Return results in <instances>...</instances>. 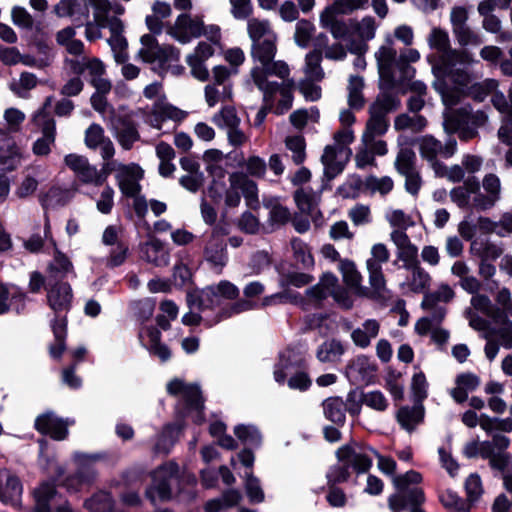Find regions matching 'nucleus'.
<instances>
[{
  "mask_svg": "<svg viewBox=\"0 0 512 512\" xmlns=\"http://www.w3.org/2000/svg\"><path fill=\"white\" fill-rule=\"evenodd\" d=\"M427 42L435 50L428 56L435 77L433 87L441 95L444 105H455L470 80V74L456 66L471 65L475 61L473 55L466 50L452 49L448 32L439 27L432 28Z\"/></svg>",
  "mask_w": 512,
  "mask_h": 512,
  "instance_id": "1",
  "label": "nucleus"
},
{
  "mask_svg": "<svg viewBox=\"0 0 512 512\" xmlns=\"http://www.w3.org/2000/svg\"><path fill=\"white\" fill-rule=\"evenodd\" d=\"M277 52V37L260 41L251 45V57L255 66L250 75L258 88H265L264 78L276 76L285 79L290 74L289 66L282 60L274 61Z\"/></svg>",
  "mask_w": 512,
  "mask_h": 512,
  "instance_id": "2",
  "label": "nucleus"
},
{
  "mask_svg": "<svg viewBox=\"0 0 512 512\" xmlns=\"http://www.w3.org/2000/svg\"><path fill=\"white\" fill-rule=\"evenodd\" d=\"M225 193V204L228 207H237L244 196L247 206L254 208L258 204L257 184L246 174L235 172L229 176V187L214 179L209 187V196L219 202Z\"/></svg>",
  "mask_w": 512,
  "mask_h": 512,
  "instance_id": "3",
  "label": "nucleus"
},
{
  "mask_svg": "<svg viewBox=\"0 0 512 512\" xmlns=\"http://www.w3.org/2000/svg\"><path fill=\"white\" fill-rule=\"evenodd\" d=\"M239 295L238 287L228 280H221L203 288L197 295H189L188 303L200 311L218 312L221 308L233 305L223 304L224 301L234 300Z\"/></svg>",
  "mask_w": 512,
  "mask_h": 512,
  "instance_id": "4",
  "label": "nucleus"
},
{
  "mask_svg": "<svg viewBox=\"0 0 512 512\" xmlns=\"http://www.w3.org/2000/svg\"><path fill=\"white\" fill-rule=\"evenodd\" d=\"M422 481L420 473L410 470L403 475L394 476L393 483L398 493L389 497V507L393 512H400L408 505H419L424 502L425 497L421 488L410 487Z\"/></svg>",
  "mask_w": 512,
  "mask_h": 512,
  "instance_id": "5",
  "label": "nucleus"
},
{
  "mask_svg": "<svg viewBox=\"0 0 512 512\" xmlns=\"http://www.w3.org/2000/svg\"><path fill=\"white\" fill-rule=\"evenodd\" d=\"M53 98L48 96L43 105L33 113L31 123L40 130L42 136L36 139L32 145V152L36 156H47L56 140V123L48 113Z\"/></svg>",
  "mask_w": 512,
  "mask_h": 512,
  "instance_id": "6",
  "label": "nucleus"
},
{
  "mask_svg": "<svg viewBox=\"0 0 512 512\" xmlns=\"http://www.w3.org/2000/svg\"><path fill=\"white\" fill-rule=\"evenodd\" d=\"M63 161L65 166L83 185L98 187L102 186L107 180L106 162H103L101 169H98L86 156L78 153L66 154Z\"/></svg>",
  "mask_w": 512,
  "mask_h": 512,
  "instance_id": "7",
  "label": "nucleus"
},
{
  "mask_svg": "<svg viewBox=\"0 0 512 512\" xmlns=\"http://www.w3.org/2000/svg\"><path fill=\"white\" fill-rule=\"evenodd\" d=\"M189 306L191 310L183 315L182 323L187 326L204 323L207 327H212L225 319L254 308V304L251 301L244 299L234 302L233 305L221 308L216 313L200 311L196 307H192L190 303Z\"/></svg>",
  "mask_w": 512,
  "mask_h": 512,
  "instance_id": "8",
  "label": "nucleus"
},
{
  "mask_svg": "<svg viewBox=\"0 0 512 512\" xmlns=\"http://www.w3.org/2000/svg\"><path fill=\"white\" fill-rule=\"evenodd\" d=\"M107 177L114 173L118 187L123 195L136 197L140 194V180L144 176L143 169L135 163L123 164L119 161L106 162Z\"/></svg>",
  "mask_w": 512,
  "mask_h": 512,
  "instance_id": "9",
  "label": "nucleus"
},
{
  "mask_svg": "<svg viewBox=\"0 0 512 512\" xmlns=\"http://www.w3.org/2000/svg\"><path fill=\"white\" fill-rule=\"evenodd\" d=\"M373 454H376V450L372 447L350 442L337 450L336 457L340 463L347 464L357 473H365L372 466Z\"/></svg>",
  "mask_w": 512,
  "mask_h": 512,
  "instance_id": "10",
  "label": "nucleus"
},
{
  "mask_svg": "<svg viewBox=\"0 0 512 512\" xmlns=\"http://www.w3.org/2000/svg\"><path fill=\"white\" fill-rule=\"evenodd\" d=\"M178 466L169 462L158 469L152 474V485L147 489L146 496L152 502L164 501L171 496V485L177 479Z\"/></svg>",
  "mask_w": 512,
  "mask_h": 512,
  "instance_id": "11",
  "label": "nucleus"
},
{
  "mask_svg": "<svg viewBox=\"0 0 512 512\" xmlns=\"http://www.w3.org/2000/svg\"><path fill=\"white\" fill-rule=\"evenodd\" d=\"M103 5L102 17L106 21H110L115 18L116 15H122L125 12V8L117 3H111L110 0H88V5L92 8L93 21H88L85 25V37L88 41H94L102 38V29L107 28V25H103L102 21L97 18V14L100 13L98 5Z\"/></svg>",
  "mask_w": 512,
  "mask_h": 512,
  "instance_id": "12",
  "label": "nucleus"
},
{
  "mask_svg": "<svg viewBox=\"0 0 512 512\" xmlns=\"http://www.w3.org/2000/svg\"><path fill=\"white\" fill-rule=\"evenodd\" d=\"M167 392L172 396L180 397L189 411H195L194 421L198 424L202 423L203 399L197 385L187 384L182 379L175 378L168 382Z\"/></svg>",
  "mask_w": 512,
  "mask_h": 512,
  "instance_id": "13",
  "label": "nucleus"
},
{
  "mask_svg": "<svg viewBox=\"0 0 512 512\" xmlns=\"http://www.w3.org/2000/svg\"><path fill=\"white\" fill-rule=\"evenodd\" d=\"M203 17L182 13L177 16L174 23L167 28V34L181 44H187L194 38L201 36Z\"/></svg>",
  "mask_w": 512,
  "mask_h": 512,
  "instance_id": "14",
  "label": "nucleus"
},
{
  "mask_svg": "<svg viewBox=\"0 0 512 512\" xmlns=\"http://www.w3.org/2000/svg\"><path fill=\"white\" fill-rule=\"evenodd\" d=\"M416 143L421 157L430 163L433 170H435V164H441V162L437 160L438 156L450 158L457 149L456 140L449 139L443 145L431 135L418 138Z\"/></svg>",
  "mask_w": 512,
  "mask_h": 512,
  "instance_id": "15",
  "label": "nucleus"
},
{
  "mask_svg": "<svg viewBox=\"0 0 512 512\" xmlns=\"http://www.w3.org/2000/svg\"><path fill=\"white\" fill-rule=\"evenodd\" d=\"M283 82L280 84L278 82L269 81L268 77L264 78L265 88H258L263 92L264 102L267 105H272L274 101V96L276 94L280 95V99L275 108L276 114H283L287 110H289L292 106L293 96H292V88L294 86V82L291 79L286 77L282 79Z\"/></svg>",
  "mask_w": 512,
  "mask_h": 512,
  "instance_id": "16",
  "label": "nucleus"
},
{
  "mask_svg": "<svg viewBox=\"0 0 512 512\" xmlns=\"http://www.w3.org/2000/svg\"><path fill=\"white\" fill-rule=\"evenodd\" d=\"M403 267L408 271V274L400 282V288L406 293H424L425 295L432 282L429 272L420 265L417 258L414 261L403 263Z\"/></svg>",
  "mask_w": 512,
  "mask_h": 512,
  "instance_id": "17",
  "label": "nucleus"
},
{
  "mask_svg": "<svg viewBox=\"0 0 512 512\" xmlns=\"http://www.w3.org/2000/svg\"><path fill=\"white\" fill-rule=\"evenodd\" d=\"M75 459L78 464V470L75 475L67 477L61 482L68 491L77 492L83 487L89 486L96 478V471L93 463L96 460L95 456H88L85 454L77 453Z\"/></svg>",
  "mask_w": 512,
  "mask_h": 512,
  "instance_id": "18",
  "label": "nucleus"
},
{
  "mask_svg": "<svg viewBox=\"0 0 512 512\" xmlns=\"http://www.w3.org/2000/svg\"><path fill=\"white\" fill-rule=\"evenodd\" d=\"M98 7L100 8L101 14L98 13L96 17L102 21L103 25H107V28L111 33V36L107 41L112 49L114 59L117 63H124L128 60V43L123 35L124 23L117 16L111 19L109 22L104 20V18L102 17L103 5L100 4L98 5Z\"/></svg>",
  "mask_w": 512,
  "mask_h": 512,
  "instance_id": "19",
  "label": "nucleus"
},
{
  "mask_svg": "<svg viewBox=\"0 0 512 512\" xmlns=\"http://www.w3.org/2000/svg\"><path fill=\"white\" fill-rule=\"evenodd\" d=\"M351 155L352 151L349 147L327 145L321 157L325 175L332 179L340 174Z\"/></svg>",
  "mask_w": 512,
  "mask_h": 512,
  "instance_id": "20",
  "label": "nucleus"
},
{
  "mask_svg": "<svg viewBox=\"0 0 512 512\" xmlns=\"http://www.w3.org/2000/svg\"><path fill=\"white\" fill-rule=\"evenodd\" d=\"M141 48L138 56L147 63H164L170 60L175 53L171 46H160L155 37L151 34H145L140 39Z\"/></svg>",
  "mask_w": 512,
  "mask_h": 512,
  "instance_id": "21",
  "label": "nucleus"
},
{
  "mask_svg": "<svg viewBox=\"0 0 512 512\" xmlns=\"http://www.w3.org/2000/svg\"><path fill=\"white\" fill-rule=\"evenodd\" d=\"M73 292L69 283L55 282L47 288L49 307L57 314L67 313L72 305Z\"/></svg>",
  "mask_w": 512,
  "mask_h": 512,
  "instance_id": "22",
  "label": "nucleus"
},
{
  "mask_svg": "<svg viewBox=\"0 0 512 512\" xmlns=\"http://www.w3.org/2000/svg\"><path fill=\"white\" fill-rule=\"evenodd\" d=\"M23 486L20 479L11 471L0 470V500L13 507L21 502Z\"/></svg>",
  "mask_w": 512,
  "mask_h": 512,
  "instance_id": "23",
  "label": "nucleus"
},
{
  "mask_svg": "<svg viewBox=\"0 0 512 512\" xmlns=\"http://www.w3.org/2000/svg\"><path fill=\"white\" fill-rule=\"evenodd\" d=\"M23 153L12 136L0 130V168L13 171L20 166Z\"/></svg>",
  "mask_w": 512,
  "mask_h": 512,
  "instance_id": "24",
  "label": "nucleus"
},
{
  "mask_svg": "<svg viewBox=\"0 0 512 512\" xmlns=\"http://www.w3.org/2000/svg\"><path fill=\"white\" fill-rule=\"evenodd\" d=\"M36 500L37 512H73L72 508L67 502L55 507L57 493L55 485L45 482L41 484L34 492Z\"/></svg>",
  "mask_w": 512,
  "mask_h": 512,
  "instance_id": "25",
  "label": "nucleus"
},
{
  "mask_svg": "<svg viewBox=\"0 0 512 512\" xmlns=\"http://www.w3.org/2000/svg\"><path fill=\"white\" fill-rule=\"evenodd\" d=\"M68 422L56 417L54 413L47 412L35 420V428L42 434L49 435L55 440H63L68 434Z\"/></svg>",
  "mask_w": 512,
  "mask_h": 512,
  "instance_id": "26",
  "label": "nucleus"
},
{
  "mask_svg": "<svg viewBox=\"0 0 512 512\" xmlns=\"http://www.w3.org/2000/svg\"><path fill=\"white\" fill-rule=\"evenodd\" d=\"M483 187L488 195L477 194L473 199V203L477 208L486 210L494 206L500 198V179L495 174H488L484 177Z\"/></svg>",
  "mask_w": 512,
  "mask_h": 512,
  "instance_id": "27",
  "label": "nucleus"
},
{
  "mask_svg": "<svg viewBox=\"0 0 512 512\" xmlns=\"http://www.w3.org/2000/svg\"><path fill=\"white\" fill-rule=\"evenodd\" d=\"M205 257L212 268L220 274L227 264L228 256L224 241L218 235L212 234L208 240L205 247Z\"/></svg>",
  "mask_w": 512,
  "mask_h": 512,
  "instance_id": "28",
  "label": "nucleus"
},
{
  "mask_svg": "<svg viewBox=\"0 0 512 512\" xmlns=\"http://www.w3.org/2000/svg\"><path fill=\"white\" fill-rule=\"evenodd\" d=\"M26 295L14 285L0 284V315L9 309L21 313L25 308Z\"/></svg>",
  "mask_w": 512,
  "mask_h": 512,
  "instance_id": "29",
  "label": "nucleus"
},
{
  "mask_svg": "<svg viewBox=\"0 0 512 512\" xmlns=\"http://www.w3.org/2000/svg\"><path fill=\"white\" fill-rule=\"evenodd\" d=\"M446 106L445 112H444V122L443 126L447 133H454L456 131H459V137L462 140L468 141L474 137L477 136L478 132L477 129L473 126H467L463 127L464 124H466L464 118H460L456 115V112L452 110L451 106Z\"/></svg>",
  "mask_w": 512,
  "mask_h": 512,
  "instance_id": "30",
  "label": "nucleus"
},
{
  "mask_svg": "<svg viewBox=\"0 0 512 512\" xmlns=\"http://www.w3.org/2000/svg\"><path fill=\"white\" fill-rule=\"evenodd\" d=\"M390 240L395 245L398 260L405 262L414 261L418 256V248L414 245L405 230L395 229L390 233Z\"/></svg>",
  "mask_w": 512,
  "mask_h": 512,
  "instance_id": "31",
  "label": "nucleus"
},
{
  "mask_svg": "<svg viewBox=\"0 0 512 512\" xmlns=\"http://www.w3.org/2000/svg\"><path fill=\"white\" fill-rule=\"evenodd\" d=\"M161 333L155 327L145 328L140 333L142 344L149 350L152 355L157 356L161 361H167L171 357L169 348L160 342Z\"/></svg>",
  "mask_w": 512,
  "mask_h": 512,
  "instance_id": "32",
  "label": "nucleus"
},
{
  "mask_svg": "<svg viewBox=\"0 0 512 512\" xmlns=\"http://www.w3.org/2000/svg\"><path fill=\"white\" fill-rule=\"evenodd\" d=\"M480 382L479 376L472 372L461 373L456 377V386L450 390V395L457 403H463L467 400L468 394L479 387Z\"/></svg>",
  "mask_w": 512,
  "mask_h": 512,
  "instance_id": "33",
  "label": "nucleus"
},
{
  "mask_svg": "<svg viewBox=\"0 0 512 512\" xmlns=\"http://www.w3.org/2000/svg\"><path fill=\"white\" fill-rule=\"evenodd\" d=\"M141 257L155 265V266H166L169 264V254L164 249L161 242L155 238L140 245Z\"/></svg>",
  "mask_w": 512,
  "mask_h": 512,
  "instance_id": "34",
  "label": "nucleus"
},
{
  "mask_svg": "<svg viewBox=\"0 0 512 512\" xmlns=\"http://www.w3.org/2000/svg\"><path fill=\"white\" fill-rule=\"evenodd\" d=\"M380 331V323L375 319H367L361 326L351 332L353 343L360 348H367Z\"/></svg>",
  "mask_w": 512,
  "mask_h": 512,
  "instance_id": "35",
  "label": "nucleus"
},
{
  "mask_svg": "<svg viewBox=\"0 0 512 512\" xmlns=\"http://www.w3.org/2000/svg\"><path fill=\"white\" fill-rule=\"evenodd\" d=\"M424 414L423 405L416 402L413 407H401L396 414V418L400 426L411 433L423 421Z\"/></svg>",
  "mask_w": 512,
  "mask_h": 512,
  "instance_id": "36",
  "label": "nucleus"
},
{
  "mask_svg": "<svg viewBox=\"0 0 512 512\" xmlns=\"http://www.w3.org/2000/svg\"><path fill=\"white\" fill-rule=\"evenodd\" d=\"M340 271L347 286L353 289L360 296H370V290L361 285L362 276L357 270L354 262L342 260L340 262Z\"/></svg>",
  "mask_w": 512,
  "mask_h": 512,
  "instance_id": "37",
  "label": "nucleus"
},
{
  "mask_svg": "<svg viewBox=\"0 0 512 512\" xmlns=\"http://www.w3.org/2000/svg\"><path fill=\"white\" fill-rule=\"evenodd\" d=\"M341 15L328 6L321 12L319 17L320 26L330 31L335 39H342L348 33V27L342 20H338L337 16Z\"/></svg>",
  "mask_w": 512,
  "mask_h": 512,
  "instance_id": "38",
  "label": "nucleus"
},
{
  "mask_svg": "<svg viewBox=\"0 0 512 512\" xmlns=\"http://www.w3.org/2000/svg\"><path fill=\"white\" fill-rule=\"evenodd\" d=\"M375 58L380 77L391 81L393 78V67L396 62V50L391 44L383 45L375 53Z\"/></svg>",
  "mask_w": 512,
  "mask_h": 512,
  "instance_id": "39",
  "label": "nucleus"
},
{
  "mask_svg": "<svg viewBox=\"0 0 512 512\" xmlns=\"http://www.w3.org/2000/svg\"><path fill=\"white\" fill-rule=\"evenodd\" d=\"M338 287L337 277L331 273H326L317 285L306 291V294L311 301L317 304L322 299L335 293Z\"/></svg>",
  "mask_w": 512,
  "mask_h": 512,
  "instance_id": "40",
  "label": "nucleus"
},
{
  "mask_svg": "<svg viewBox=\"0 0 512 512\" xmlns=\"http://www.w3.org/2000/svg\"><path fill=\"white\" fill-rule=\"evenodd\" d=\"M247 33L252 44L277 37L268 20L250 18L247 22Z\"/></svg>",
  "mask_w": 512,
  "mask_h": 512,
  "instance_id": "41",
  "label": "nucleus"
},
{
  "mask_svg": "<svg viewBox=\"0 0 512 512\" xmlns=\"http://www.w3.org/2000/svg\"><path fill=\"white\" fill-rule=\"evenodd\" d=\"M66 318L59 316L52 323L55 341L49 347V354L54 359H59L65 350Z\"/></svg>",
  "mask_w": 512,
  "mask_h": 512,
  "instance_id": "42",
  "label": "nucleus"
},
{
  "mask_svg": "<svg viewBox=\"0 0 512 512\" xmlns=\"http://www.w3.org/2000/svg\"><path fill=\"white\" fill-rule=\"evenodd\" d=\"M115 138L124 150H130L134 143L140 139V135L134 123L123 121L116 128Z\"/></svg>",
  "mask_w": 512,
  "mask_h": 512,
  "instance_id": "43",
  "label": "nucleus"
},
{
  "mask_svg": "<svg viewBox=\"0 0 512 512\" xmlns=\"http://www.w3.org/2000/svg\"><path fill=\"white\" fill-rule=\"evenodd\" d=\"M498 87V82L494 79H486L481 83H475L471 85V79L467 87L465 88L464 94L461 96L457 105L465 96L470 95L477 101H483L489 94H491Z\"/></svg>",
  "mask_w": 512,
  "mask_h": 512,
  "instance_id": "44",
  "label": "nucleus"
},
{
  "mask_svg": "<svg viewBox=\"0 0 512 512\" xmlns=\"http://www.w3.org/2000/svg\"><path fill=\"white\" fill-rule=\"evenodd\" d=\"M325 417L336 423L343 424L345 421L346 405L340 397H330L323 402Z\"/></svg>",
  "mask_w": 512,
  "mask_h": 512,
  "instance_id": "45",
  "label": "nucleus"
},
{
  "mask_svg": "<svg viewBox=\"0 0 512 512\" xmlns=\"http://www.w3.org/2000/svg\"><path fill=\"white\" fill-rule=\"evenodd\" d=\"M455 296L454 290L448 284L439 285L438 289L431 293H426L423 297L421 307L423 309H434L439 302L447 303Z\"/></svg>",
  "mask_w": 512,
  "mask_h": 512,
  "instance_id": "46",
  "label": "nucleus"
},
{
  "mask_svg": "<svg viewBox=\"0 0 512 512\" xmlns=\"http://www.w3.org/2000/svg\"><path fill=\"white\" fill-rule=\"evenodd\" d=\"M212 121L218 128L225 131L241 124V119L237 115L235 108L232 106L223 107L213 115Z\"/></svg>",
  "mask_w": 512,
  "mask_h": 512,
  "instance_id": "47",
  "label": "nucleus"
},
{
  "mask_svg": "<svg viewBox=\"0 0 512 512\" xmlns=\"http://www.w3.org/2000/svg\"><path fill=\"white\" fill-rule=\"evenodd\" d=\"M344 353V347L337 340H329L322 343L316 353L321 362H336Z\"/></svg>",
  "mask_w": 512,
  "mask_h": 512,
  "instance_id": "48",
  "label": "nucleus"
},
{
  "mask_svg": "<svg viewBox=\"0 0 512 512\" xmlns=\"http://www.w3.org/2000/svg\"><path fill=\"white\" fill-rule=\"evenodd\" d=\"M370 117L366 123V128L363 135L369 136H383L389 127V122L387 117L380 115L378 112H375L369 109Z\"/></svg>",
  "mask_w": 512,
  "mask_h": 512,
  "instance_id": "49",
  "label": "nucleus"
},
{
  "mask_svg": "<svg viewBox=\"0 0 512 512\" xmlns=\"http://www.w3.org/2000/svg\"><path fill=\"white\" fill-rule=\"evenodd\" d=\"M470 304L475 310L483 313L493 321H497L500 316L499 308L494 306L490 298L484 294L477 293L472 296Z\"/></svg>",
  "mask_w": 512,
  "mask_h": 512,
  "instance_id": "50",
  "label": "nucleus"
},
{
  "mask_svg": "<svg viewBox=\"0 0 512 512\" xmlns=\"http://www.w3.org/2000/svg\"><path fill=\"white\" fill-rule=\"evenodd\" d=\"M364 81L362 77L351 76L348 84V104L351 108L361 109L364 105L362 90Z\"/></svg>",
  "mask_w": 512,
  "mask_h": 512,
  "instance_id": "51",
  "label": "nucleus"
},
{
  "mask_svg": "<svg viewBox=\"0 0 512 512\" xmlns=\"http://www.w3.org/2000/svg\"><path fill=\"white\" fill-rule=\"evenodd\" d=\"M416 155L413 149L409 147L400 148L396 160L395 168L401 175L415 171Z\"/></svg>",
  "mask_w": 512,
  "mask_h": 512,
  "instance_id": "52",
  "label": "nucleus"
},
{
  "mask_svg": "<svg viewBox=\"0 0 512 512\" xmlns=\"http://www.w3.org/2000/svg\"><path fill=\"white\" fill-rule=\"evenodd\" d=\"M215 84L206 85L204 89L205 101L209 107H214L220 101L232 98V86L224 85L222 90Z\"/></svg>",
  "mask_w": 512,
  "mask_h": 512,
  "instance_id": "53",
  "label": "nucleus"
},
{
  "mask_svg": "<svg viewBox=\"0 0 512 512\" xmlns=\"http://www.w3.org/2000/svg\"><path fill=\"white\" fill-rule=\"evenodd\" d=\"M86 509L91 512H108L113 507V499L107 492H97L84 503Z\"/></svg>",
  "mask_w": 512,
  "mask_h": 512,
  "instance_id": "54",
  "label": "nucleus"
},
{
  "mask_svg": "<svg viewBox=\"0 0 512 512\" xmlns=\"http://www.w3.org/2000/svg\"><path fill=\"white\" fill-rule=\"evenodd\" d=\"M361 402L365 406L378 412H384L389 407V401L380 390L363 392Z\"/></svg>",
  "mask_w": 512,
  "mask_h": 512,
  "instance_id": "55",
  "label": "nucleus"
},
{
  "mask_svg": "<svg viewBox=\"0 0 512 512\" xmlns=\"http://www.w3.org/2000/svg\"><path fill=\"white\" fill-rule=\"evenodd\" d=\"M290 122L296 129H303L309 122L316 123L319 121L320 114L317 108L298 109L290 115Z\"/></svg>",
  "mask_w": 512,
  "mask_h": 512,
  "instance_id": "56",
  "label": "nucleus"
},
{
  "mask_svg": "<svg viewBox=\"0 0 512 512\" xmlns=\"http://www.w3.org/2000/svg\"><path fill=\"white\" fill-rule=\"evenodd\" d=\"M129 256V247L126 243H119L114 246H110L107 257L105 259V265L108 268L119 267L125 263Z\"/></svg>",
  "mask_w": 512,
  "mask_h": 512,
  "instance_id": "57",
  "label": "nucleus"
},
{
  "mask_svg": "<svg viewBox=\"0 0 512 512\" xmlns=\"http://www.w3.org/2000/svg\"><path fill=\"white\" fill-rule=\"evenodd\" d=\"M80 0H60L54 6V12L58 17H74L78 14H82L85 18L88 17V12L81 9Z\"/></svg>",
  "mask_w": 512,
  "mask_h": 512,
  "instance_id": "58",
  "label": "nucleus"
},
{
  "mask_svg": "<svg viewBox=\"0 0 512 512\" xmlns=\"http://www.w3.org/2000/svg\"><path fill=\"white\" fill-rule=\"evenodd\" d=\"M399 106L400 100L395 95L383 93L377 97L369 109L386 117L390 111L396 110Z\"/></svg>",
  "mask_w": 512,
  "mask_h": 512,
  "instance_id": "59",
  "label": "nucleus"
},
{
  "mask_svg": "<svg viewBox=\"0 0 512 512\" xmlns=\"http://www.w3.org/2000/svg\"><path fill=\"white\" fill-rule=\"evenodd\" d=\"M366 267L369 273L370 295L372 293L378 296L382 295L386 290V280L382 267L375 266L373 263Z\"/></svg>",
  "mask_w": 512,
  "mask_h": 512,
  "instance_id": "60",
  "label": "nucleus"
},
{
  "mask_svg": "<svg viewBox=\"0 0 512 512\" xmlns=\"http://www.w3.org/2000/svg\"><path fill=\"white\" fill-rule=\"evenodd\" d=\"M285 145L286 148L292 152V159L295 164L299 165L304 162L306 158V144L303 136H288L285 139Z\"/></svg>",
  "mask_w": 512,
  "mask_h": 512,
  "instance_id": "61",
  "label": "nucleus"
},
{
  "mask_svg": "<svg viewBox=\"0 0 512 512\" xmlns=\"http://www.w3.org/2000/svg\"><path fill=\"white\" fill-rule=\"evenodd\" d=\"M426 126V119L421 115L409 116L401 114L396 117L394 127L396 130L410 129L412 131H421Z\"/></svg>",
  "mask_w": 512,
  "mask_h": 512,
  "instance_id": "62",
  "label": "nucleus"
},
{
  "mask_svg": "<svg viewBox=\"0 0 512 512\" xmlns=\"http://www.w3.org/2000/svg\"><path fill=\"white\" fill-rule=\"evenodd\" d=\"M291 246L296 261L301 263L304 268H310L314 265V258L306 243L299 238H294L291 241Z\"/></svg>",
  "mask_w": 512,
  "mask_h": 512,
  "instance_id": "63",
  "label": "nucleus"
},
{
  "mask_svg": "<svg viewBox=\"0 0 512 512\" xmlns=\"http://www.w3.org/2000/svg\"><path fill=\"white\" fill-rule=\"evenodd\" d=\"M234 434L243 443L258 446L261 442V434L254 425L240 424L234 428Z\"/></svg>",
  "mask_w": 512,
  "mask_h": 512,
  "instance_id": "64",
  "label": "nucleus"
}]
</instances>
